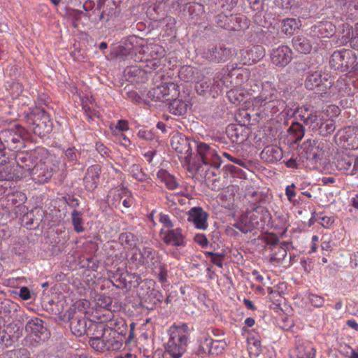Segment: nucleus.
Listing matches in <instances>:
<instances>
[{
	"label": "nucleus",
	"instance_id": "79ce46f5",
	"mask_svg": "<svg viewBox=\"0 0 358 358\" xmlns=\"http://www.w3.org/2000/svg\"><path fill=\"white\" fill-rule=\"evenodd\" d=\"M229 20L231 22L235 21L237 24L236 25H228L227 29H233V30H238L241 29H243L244 27H247V23L245 22V17L243 15H231L229 17Z\"/></svg>",
	"mask_w": 358,
	"mask_h": 358
},
{
	"label": "nucleus",
	"instance_id": "2f4dec72",
	"mask_svg": "<svg viewBox=\"0 0 358 358\" xmlns=\"http://www.w3.org/2000/svg\"><path fill=\"white\" fill-rule=\"evenodd\" d=\"M187 108V104L181 99H175L169 106V112L175 115H184Z\"/></svg>",
	"mask_w": 358,
	"mask_h": 358
},
{
	"label": "nucleus",
	"instance_id": "052dcab7",
	"mask_svg": "<svg viewBox=\"0 0 358 358\" xmlns=\"http://www.w3.org/2000/svg\"><path fill=\"white\" fill-rule=\"evenodd\" d=\"M352 348L346 344L340 345L338 351L341 354L349 357L351 353Z\"/></svg>",
	"mask_w": 358,
	"mask_h": 358
},
{
	"label": "nucleus",
	"instance_id": "1a4fd4ad",
	"mask_svg": "<svg viewBox=\"0 0 358 358\" xmlns=\"http://www.w3.org/2000/svg\"><path fill=\"white\" fill-rule=\"evenodd\" d=\"M203 57L206 59L215 62H223L229 59L231 55L230 49L219 44L203 50Z\"/></svg>",
	"mask_w": 358,
	"mask_h": 358
},
{
	"label": "nucleus",
	"instance_id": "a211bd4d",
	"mask_svg": "<svg viewBox=\"0 0 358 358\" xmlns=\"http://www.w3.org/2000/svg\"><path fill=\"white\" fill-rule=\"evenodd\" d=\"M100 171V166L97 164L92 165L87 169L83 178L84 185L87 191H92L97 187Z\"/></svg>",
	"mask_w": 358,
	"mask_h": 358
},
{
	"label": "nucleus",
	"instance_id": "de8ad7c7",
	"mask_svg": "<svg viewBox=\"0 0 358 358\" xmlns=\"http://www.w3.org/2000/svg\"><path fill=\"white\" fill-rule=\"evenodd\" d=\"M127 196L125 199L122 200V205L125 208H129L131 205L132 199H131V192L126 188H123L121 189V193L118 194V196L120 198V201L123 199V196Z\"/></svg>",
	"mask_w": 358,
	"mask_h": 358
},
{
	"label": "nucleus",
	"instance_id": "e433bc0d",
	"mask_svg": "<svg viewBox=\"0 0 358 358\" xmlns=\"http://www.w3.org/2000/svg\"><path fill=\"white\" fill-rule=\"evenodd\" d=\"M119 241L122 245L129 248H134L136 246V238L129 232L120 234Z\"/></svg>",
	"mask_w": 358,
	"mask_h": 358
},
{
	"label": "nucleus",
	"instance_id": "cd10ccee",
	"mask_svg": "<svg viewBox=\"0 0 358 358\" xmlns=\"http://www.w3.org/2000/svg\"><path fill=\"white\" fill-rule=\"evenodd\" d=\"M139 262L148 266L150 265L155 266L158 262L157 255L151 248H143V250L139 251Z\"/></svg>",
	"mask_w": 358,
	"mask_h": 358
},
{
	"label": "nucleus",
	"instance_id": "58836bf2",
	"mask_svg": "<svg viewBox=\"0 0 358 358\" xmlns=\"http://www.w3.org/2000/svg\"><path fill=\"white\" fill-rule=\"evenodd\" d=\"M129 172L130 175L140 182L146 181L148 179V176L143 171L142 169L140 168L138 164H132L129 168Z\"/></svg>",
	"mask_w": 358,
	"mask_h": 358
},
{
	"label": "nucleus",
	"instance_id": "c756f323",
	"mask_svg": "<svg viewBox=\"0 0 358 358\" xmlns=\"http://www.w3.org/2000/svg\"><path fill=\"white\" fill-rule=\"evenodd\" d=\"M178 86L173 83H168L164 85L159 86L155 90V94L157 95V99H159L161 95L162 97H166L171 95L172 97L176 96L178 94Z\"/></svg>",
	"mask_w": 358,
	"mask_h": 358
},
{
	"label": "nucleus",
	"instance_id": "680f3d73",
	"mask_svg": "<svg viewBox=\"0 0 358 358\" xmlns=\"http://www.w3.org/2000/svg\"><path fill=\"white\" fill-rule=\"evenodd\" d=\"M19 296L23 300H28L30 299V291L27 287H22L20 289Z\"/></svg>",
	"mask_w": 358,
	"mask_h": 358
},
{
	"label": "nucleus",
	"instance_id": "2eb2a0df",
	"mask_svg": "<svg viewBox=\"0 0 358 358\" xmlns=\"http://www.w3.org/2000/svg\"><path fill=\"white\" fill-rule=\"evenodd\" d=\"M27 174L31 176L36 182L45 183L52 176V170H49L48 166L40 161L36 162Z\"/></svg>",
	"mask_w": 358,
	"mask_h": 358
},
{
	"label": "nucleus",
	"instance_id": "4d7b16f0",
	"mask_svg": "<svg viewBox=\"0 0 358 358\" xmlns=\"http://www.w3.org/2000/svg\"><path fill=\"white\" fill-rule=\"evenodd\" d=\"M194 241L201 245L202 248L207 247L208 244V241L206 236L203 234H198L195 235L194 238Z\"/></svg>",
	"mask_w": 358,
	"mask_h": 358
},
{
	"label": "nucleus",
	"instance_id": "0eeeda50",
	"mask_svg": "<svg viewBox=\"0 0 358 358\" xmlns=\"http://www.w3.org/2000/svg\"><path fill=\"white\" fill-rule=\"evenodd\" d=\"M297 113L303 124L312 130L317 131L322 127L323 118L313 106H302L298 108Z\"/></svg>",
	"mask_w": 358,
	"mask_h": 358
},
{
	"label": "nucleus",
	"instance_id": "473e14b6",
	"mask_svg": "<svg viewBox=\"0 0 358 358\" xmlns=\"http://www.w3.org/2000/svg\"><path fill=\"white\" fill-rule=\"evenodd\" d=\"M211 341L212 338L207 334L202 335L199 341V347L196 350V355L201 357H203L204 355H210Z\"/></svg>",
	"mask_w": 358,
	"mask_h": 358
},
{
	"label": "nucleus",
	"instance_id": "aec40b11",
	"mask_svg": "<svg viewBox=\"0 0 358 358\" xmlns=\"http://www.w3.org/2000/svg\"><path fill=\"white\" fill-rule=\"evenodd\" d=\"M161 234L164 235L162 240L167 245L174 246L184 245L185 237L182 234V230L179 228L162 231Z\"/></svg>",
	"mask_w": 358,
	"mask_h": 358
},
{
	"label": "nucleus",
	"instance_id": "8fccbe9b",
	"mask_svg": "<svg viewBox=\"0 0 358 358\" xmlns=\"http://www.w3.org/2000/svg\"><path fill=\"white\" fill-rule=\"evenodd\" d=\"M248 351L251 356L255 357H258L262 352L260 341H255L252 343H250L248 346Z\"/></svg>",
	"mask_w": 358,
	"mask_h": 358
},
{
	"label": "nucleus",
	"instance_id": "0e129e2a",
	"mask_svg": "<svg viewBox=\"0 0 358 358\" xmlns=\"http://www.w3.org/2000/svg\"><path fill=\"white\" fill-rule=\"evenodd\" d=\"M222 155L223 157H226L227 159H228L229 161L236 164H238L240 166H244V162L242 160V159H237V158H234L232 156H231L229 153L227 152H222Z\"/></svg>",
	"mask_w": 358,
	"mask_h": 358
},
{
	"label": "nucleus",
	"instance_id": "4c0bfd02",
	"mask_svg": "<svg viewBox=\"0 0 358 358\" xmlns=\"http://www.w3.org/2000/svg\"><path fill=\"white\" fill-rule=\"evenodd\" d=\"M353 162L355 163L353 157L347 155H343L337 157L336 165L340 170H348Z\"/></svg>",
	"mask_w": 358,
	"mask_h": 358
},
{
	"label": "nucleus",
	"instance_id": "338daca9",
	"mask_svg": "<svg viewBox=\"0 0 358 358\" xmlns=\"http://www.w3.org/2000/svg\"><path fill=\"white\" fill-rule=\"evenodd\" d=\"M66 201L67 204L71 208H77L79 206L78 199L75 197L69 196L66 198Z\"/></svg>",
	"mask_w": 358,
	"mask_h": 358
},
{
	"label": "nucleus",
	"instance_id": "9b49d317",
	"mask_svg": "<svg viewBox=\"0 0 358 358\" xmlns=\"http://www.w3.org/2000/svg\"><path fill=\"white\" fill-rule=\"evenodd\" d=\"M187 215V221L192 222L196 229L206 230L208 228V214L201 207L196 206L190 208Z\"/></svg>",
	"mask_w": 358,
	"mask_h": 358
},
{
	"label": "nucleus",
	"instance_id": "f257e3e1",
	"mask_svg": "<svg viewBox=\"0 0 358 358\" xmlns=\"http://www.w3.org/2000/svg\"><path fill=\"white\" fill-rule=\"evenodd\" d=\"M189 338V331L186 324L173 327L165 345V358H182L187 352Z\"/></svg>",
	"mask_w": 358,
	"mask_h": 358
},
{
	"label": "nucleus",
	"instance_id": "412c9836",
	"mask_svg": "<svg viewBox=\"0 0 358 358\" xmlns=\"http://www.w3.org/2000/svg\"><path fill=\"white\" fill-rule=\"evenodd\" d=\"M107 342L104 345V351H114L120 350L122 346V336L113 328L106 329ZM101 345L102 344L101 343Z\"/></svg>",
	"mask_w": 358,
	"mask_h": 358
},
{
	"label": "nucleus",
	"instance_id": "6e6552de",
	"mask_svg": "<svg viewBox=\"0 0 358 358\" xmlns=\"http://www.w3.org/2000/svg\"><path fill=\"white\" fill-rule=\"evenodd\" d=\"M305 87L308 90H317V93L325 92L331 86V83L322 76L321 71L309 72L305 80Z\"/></svg>",
	"mask_w": 358,
	"mask_h": 358
},
{
	"label": "nucleus",
	"instance_id": "603ef678",
	"mask_svg": "<svg viewBox=\"0 0 358 358\" xmlns=\"http://www.w3.org/2000/svg\"><path fill=\"white\" fill-rule=\"evenodd\" d=\"M308 299L310 303L317 308L322 307L324 303V299L323 297L314 294H309Z\"/></svg>",
	"mask_w": 358,
	"mask_h": 358
},
{
	"label": "nucleus",
	"instance_id": "4be33fe9",
	"mask_svg": "<svg viewBox=\"0 0 358 358\" xmlns=\"http://www.w3.org/2000/svg\"><path fill=\"white\" fill-rule=\"evenodd\" d=\"M221 80L222 76L219 75L213 80V83L207 80H200L199 82H197L196 84V90L199 94L202 95L210 87V90L213 89L217 94L218 91L221 92L222 90L223 83H221Z\"/></svg>",
	"mask_w": 358,
	"mask_h": 358
},
{
	"label": "nucleus",
	"instance_id": "20e7f679",
	"mask_svg": "<svg viewBox=\"0 0 358 358\" xmlns=\"http://www.w3.org/2000/svg\"><path fill=\"white\" fill-rule=\"evenodd\" d=\"M28 138L27 130L22 126L17 125L15 128L4 129L0 133V142L1 148L10 150L20 149L23 145V141Z\"/></svg>",
	"mask_w": 358,
	"mask_h": 358
},
{
	"label": "nucleus",
	"instance_id": "5701e85b",
	"mask_svg": "<svg viewBox=\"0 0 358 358\" xmlns=\"http://www.w3.org/2000/svg\"><path fill=\"white\" fill-rule=\"evenodd\" d=\"M315 349L310 345H304L301 341L296 343L295 349L292 352V358H314L315 356Z\"/></svg>",
	"mask_w": 358,
	"mask_h": 358
},
{
	"label": "nucleus",
	"instance_id": "49530a36",
	"mask_svg": "<svg viewBox=\"0 0 358 358\" xmlns=\"http://www.w3.org/2000/svg\"><path fill=\"white\" fill-rule=\"evenodd\" d=\"M318 28L321 34H323L324 31L327 32L326 36H332L336 29L335 26L329 22H320Z\"/></svg>",
	"mask_w": 358,
	"mask_h": 358
},
{
	"label": "nucleus",
	"instance_id": "f03ea898",
	"mask_svg": "<svg viewBox=\"0 0 358 358\" xmlns=\"http://www.w3.org/2000/svg\"><path fill=\"white\" fill-rule=\"evenodd\" d=\"M196 155L190 162L189 171L199 173L202 165L210 166L218 169L221 164L220 156L217 155L214 146H210L205 143H196Z\"/></svg>",
	"mask_w": 358,
	"mask_h": 358
},
{
	"label": "nucleus",
	"instance_id": "c9c22d12",
	"mask_svg": "<svg viewBox=\"0 0 358 358\" xmlns=\"http://www.w3.org/2000/svg\"><path fill=\"white\" fill-rule=\"evenodd\" d=\"M157 176L165 183L166 187L170 189H175L178 185L176 178L166 171H159L157 173Z\"/></svg>",
	"mask_w": 358,
	"mask_h": 358
},
{
	"label": "nucleus",
	"instance_id": "69168bd1",
	"mask_svg": "<svg viewBox=\"0 0 358 358\" xmlns=\"http://www.w3.org/2000/svg\"><path fill=\"white\" fill-rule=\"evenodd\" d=\"M217 22L220 27L227 29V26L229 25V24L226 23V22H224V24H222L221 22H222V21L227 22V21L229 20V17H228L227 15H219L217 17Z\"/></svg>",
	"mask_w": 358,
	"mask_h": 358
},
{
	"label": "nucleus",
	"instance_id": "5fc2aeb1",
	"mask_svg": "<svg viewBox=\"0 0 358 358\" xmlns=\"http://www.w3.org/2000/svg\"><path fill=\"white\" fill-rule=\"evenodd\" d=\"M82 314L83 313L81 312L78 313L76 308L71 307L66 311L64 317L66 318V320L71 323V320H73L74 318H76L77 317L81 316Z\"/></svg>",
	"mask_w": 358,
	"mask_h": 358
},
{
	"label": "nucleus",
	"instance_id": "f3484780",
	"mask_svg": "<svg viewBox=\"0 0 358 358\" xmlns=\"http://www.w3.org/2000/svg\"><path fill=\"white\" fill-rule=\"evenodd\" d=\"M278 93L273 88L268 90L263 89L260 94L255 99L257 105L266 106L269 108H274L279 102Z\"/></svg>",
	"mask_w": 358,
	"mask_h": 358
},
{
	"label": "nucleus",
	"instance_id": "e2e57ef3",
	"mask_svg": "<svg viewBox=\"0 0 358 358\" xmlns=\"http://www.w3.org/2000/svg\"><path fill=\"white\" fill-rule=\"evenodd\" d=\"M266 242L268 245H270L269 248L271 250H275V246L280 245V244H278L279 239L275 236H271V238H268Z\"/></svg>",
	"mask_w": 358,
	"mask_h": 358
},
{
	"label": "nucleus",
	"instance_id": "a19ab883",
	"mask_svg": "<svg viewBox=\"0 0 358 358\" xmlns=\"http://www.w3.org/2000/svg\"><path fill=\"white\" fill-rule=\"evenodd\" d=\"M336 129L335 123L332 120H328L326 122L322 120V127L318 129L320 134L323 136H327L332 134Z\"/></svg>",
	"mask_w": 358,
	"mask_h": 358
},
{
	"label": "nucleus",
	"instance_id": "6ab92c4d",
	"mask_svg": "<svg viewBox=\"0 0 358 358\" xmlns=\"http://www.w3.org/2000/svg\"><path fill=\"white\" fill-rule=\"evenodd\" d=\"M16 167L22 169L23 176H26L37 162L34 161L33 157L27 152H21L15 156Z\"/></svg>",
	"mask_w": 358,
	"mask_h": 358
},
{
	"label": "nucleus",
	"instance_id": "774afa93",
	"mask_svg": "<svg viewBox=\"0 0 358 358\" xmlns=\"http://www.w3.org/2000/svg\"><path fill=\"white\" fill-rule=\"evenodd\" d=\"M251 8L254 10H258L262 8V0H248Z\"/></svg>",
	"mask_w": 358,
	"mask_h": 358
},
{
	"label": "nucleus",
	"instance_id": "39448f33",
	"mask_svg": "<svg viewBox=\"0 0 358 358\" xmlns=\"http://www.w3.org/2000/svg\"><path fill=\"white\" fill-rule=\"evenodd\" d=\"M196 143L180 133L174 134L171 140L172 148L177 152L179 159L184 160L187 166H190V162L192 159V146H196Z\"/></svg>",
	"mask_w": 358,
	"mask_h": 358
},
{
	"label": "nucleus",
	"instance_id": "9d476101",
	"mask_svg": "<svg viewBox=\"0 0 358 358\" xmlns=\"http://www.w3.org/2000/svg\"><path fill=\"white\" fill-rule=\"evenodd\" d=\"M25 331L33 334L38 341H45L50 336L48 329L43 325V321L38 317L31 318L27 322Z\"/></svg>",
	"mask_w": 358,
	"mask_h": 358
},
{
	"label": "nucleus",
	"instance_id": "423d86ee",
	"mask_svg": "<svg viewBox=\"0 0 358 358\" xmlns=\"http://www.w3.org/2000/svg\"><path fill=\"white\" fill-rule=\"evenodd\" d=\"M356 60L357 57L353 51L343 49L334 52L330 57L329 64L334 70L347 72L350 68L354 67Z\"/></svg>",
	"mask_w": 358,
	"mask_h": 358
},
{
	"label": "nucleus",
	"instance_id": "4468645a",
	"mask_svg": "<svg viewBox=\"0 0 358 358\" xmlns=\"http://www.w3.org/2000/svg\"><path fill=\"white\" fill-rule=\"evenodd\" d=\"M133 278H134L133 274L124 271L123 269L119 268L109 275V278L113 285L118 289H127L130 287Z\"/></svg>",
	"mask_w": 358,
	"mask_h": 358
},
{
	"label": "nucleus",
	"instance_id": "09e8293b",
	"mask_svg": "<svg viewBox=\"0 0 358 358\" xmlns=\"http://www.w3.org/2000/svg\"><path fill=\"white\" fill-rule=\"evenodd\" d=\"M205 255L206 257H210L211 262L215 265L220 268L222 267V261L224 258V256L222 255L214 253L213 252H206Z\"/></svg>",
	"mask_w": 358,
	"mask_h": 358
},
{
	"label": "nucleus",
	"instance_id": "72a5a7b5",
	"mask_svg": "<svg viewBox=\"0 0 358 358\" xmlns=\"http://www.w3.org/2000/svg\"><path fill=\"white\" fill-rule=\"evenodd\" d=\"M299 29V23L294 18H286L281 22V31L286 35H292Z\"/></svg>",
	"mask_w": 358,
	"mask_h": 358
},
{
	"label": "nucleus",
	"instance_id": "b1692460",
	"mask_svg": "<svg viewBox=\"0 0 358 358\" xmlns=\"http://www.w3.org/2000/svg\"><path fill=\"white\" fill-rule=\"evenodd\" d=\"M86 334L90 336L89 343L91 345L92 342L98 339L103 335V332L110 327L103 322H94L89 321Z\"/></svg>",
	"mask_w": 358,
	"mask_h": 358
},
{
	"label": "nucleus",
	"instance_id": "bb28decb",
	"mask_svg": "<svg viewBox=\"0 0 358 358\" xmlns=\"http://www.w3.org/2000/svg\"><path fill=\"white\" fill-rule=\"evenodd\" d=\"M293 48L299 53L308 54L312 49L310 41L303 36H296L292 40Z\"/></svg>",
	"mask_w": 358,
	"mask_h": 358
},
{
	"label": "nucleus",
	"instance_id": "dca6fc26",
	"mask_svg": "<svg viewBox=\"0 0 358 358\" xmlns=\"http://www.w3.org/2000/svg\"><path fill=\"white\" fill-rule=\"evenodd\" d=\"M24 173L20 172L14 162L8 159L3 164H0V180H14L23 177Z\"/></svg>",
	"mask_w": 358,
	"mask_h": 358
},
{
	"label": "nucleus",
	"instance_id": "a878e982",
	"mask_svg": "<svg viewBox=\"0 0 358 358\" xmlns=\"http://www.w3.org/2000/svg\"><path fill=\"white\" fill-rule=\"evenodd\" d=\"M306 143H308V148L306 151L307 159L314 163H317L321 159L323 155L324 152L322 148H320V143H318L317 141L308 140Z\"/></svg>",
	"mask_w": 358,
	"mask_h": 358
},
{
	"label": "nucleus",
	"instance_id": "7ed1b4c3",
	"mask_svg": "<svg viewBox=\"0 0 358 358\" xmlns=\"http://www.w3.org/2000/svg\"><path fill=\"white\" fill-rule=\"evenodd\" d=\"M29 128L35 134L42 137L51 132L52 122L49 114L43 109L37 108L26 116Z\"/></svg>",
	"mask_w": 358,
	"mask_h": 358
},
{
	"label": "nucleus",
	"instance_id": "c03bdc74",
	"mask_svg": "<svg viewBox=\"0 0 358 358\" xmlns=\"http://www.w3.org/2000/svg\"><path fill=\"white\" fill-rule=\"evenodd\" d=\"M227 96L230 101L234 104H238L243 101L244 96L242 92L237 90H231L227 92Z\"/></svg>",
	"mask_w": 358,
	"mask_h": 358
},
{
	"label": "nucleus",
	"instance_id": "c85d7f7f",
	"mask_svg": "<svg viewBox=\"0 0 358 358\" xmlns=\"http://www.w3.org/2000/svg\"><path fill=\"white\" fill-rule=\"evenodd\" d=\"M87 322L86 318L82 315L74 318L70 323V328L72 333L77 336H81L86 334L87 330Z\"/></svg>",
	"mask_w": 358,
	"mask_h": 358
},
{
	"label": "nucleus",
	"instance_id": "3c124183",
	"mask_svg": "<svg viewBox=\"0 0 358 358\" xmlns=\"http://www.w3.org/2000/svg\"><path fill=\"white\" fill-rule=\"evenodd\" d=\"M348 38L354 48H358V24L355 25L351 32H348Z\"/></svg>",
	"mask_w": 358,
	"mask_h": 358
},
{
	"label": "nucleus",
	"instance_id": "6e6d98bb",
	"mask_svg": "<svg viewBox=\"0 0 358 358\" xmlns=\"http://www.w3.org/2000/svg\"><path fill=\"white\" fill-rule=\"evenodd\" d=\"M78 155L80 153L76 152L75 148H69L65 150V156L71 162L77 161Z\"/></svg>",
	"mask_w": 358,
	"mask_h": 358
},
{
	"label": "nucleus",
	"instance_id": "f8f14e48",
	"mask_svg": "<svg viewBox=\"0 0 358 358\" xmlns=\"http://www.w3.org/2000/svg\"><path fill=\"white\" fill-rule=\"evenodd\" d=\"M271 62L275 66L284 67L292 59V51L287 45H281L273 49L271 54Z\"/></svg>",
	"mask_w": 358,
	"mask_h": 358
},
{
	"label": "nucleus",
	"instance_id": "bf43d9fd",
	"mask_svg": "<svg viewBox=\"0 0 358 358\" xmlns=\"http://www.w3.org/2000/svg\"><path fill=\"white\" fill-rule=\"evenodd\" d=\"M159 221L167 228H171L173 227V224L168 215L160 213Z\"/></svg>",
	"mask_w": 358,
	"mask_h": 358
},
{
	"label": "nucleus",
	"instance_id": "a18cd8bd",
	"mask_svg": "<svg viewBox=\"0 0 358 358\" xmlns=\"http://www.w3.org/2000/svg\"><path fill=\"white\" fill-rule=\"evenodd\" d=\"M106 330L103 332V335L101 336L100 338H99L98 339L95 340L94 342H92V344L90 345L92 348L95 349L96 351H99V352H104V348L105 346H101V343L102 344V345H105L107 342V338H106Z\"/></svg>",
	"mask_w": 358,
	"mask_h": 358
},
{
	"label": "nucleus",
	"instance_id": "13d9d810",
	"mask_svg": "<svg viewBox=\"0 0 358 358\" xmlns=\"http://www.w3.org/2000/svg\"><path fill=\"white\" fill-rule=\"evenodd\" d=\"M295 187V185L292 183V185L287 186L285 189V194L287 197L288 201L290 202L293 201V199L296 196V192L294 191Z\"/></svg>",
	"mask_w": 358,
	"mask_h": 358
},
{
	"label": "nucleus",
	"instance_id": "37998d69",
	"mask_svg": "<svg viewBox=\"0 0 358 358\" xmlns=\"http://www.w3.org/2000/svg\"><path fill=\"white\" fill-rule=\"evenodd\" d=\"M226 347V343L224 341L213 340L211 341V345L210 349V355H219L222 353Z\"/></svg>",
	"mask_w": 358,
	"mask_h": 358
},
{
	"label": "nucleus",
	"instance_id": "ea45409f",
	"mask_svg": "<svg viewBox=\"0 0 358 358\" xmlns=\"http://www.w3.org/2000/svg\"><path fill=\"white\" fill-rule=\"evenodd\" d=\"M71 219H72V223L74 227V230L77 233H80L84 231V227H83V219L81 217V213L74 210L71 213Z\"/></svg>",
	"mask_w": 358,
	"mask_h": 358
},
{
	"label": "nucleus",
	"instance_id": "7c9ffc66",
	"mask_svg": "<svg viewBox=\"0 0 358 358\" xmlns=\"http://www.w3.org/2000/svg\"><path fill=\"white\" fill-rule=\"evenodd\" d=\"M288 243L286 242H282L280 245L275 246V250H272L273 253L271 255L270 258L271 262L280 263L287 256V248Z\"/></svg>",
	"mask_w": 358,
	"mask_h": 358
},
{
	"label": "nucleus",
	"instance_id": "393cba45",
	"mask_svg": "<svg viewBox=\"0 0 358 358\" xmlns=\"http://www.w3.org/2000/svg\"><path fill=\"white\" fill-rule=\"evenodd\" d=\"M261 158L268 162H275L282 157V150L277 145H268L262 151Z\"/></svg>",
	"mask_w": 358,
	"mask_h": 358
},
{
	"label": "nucleus",
	"instance_id": "f704fd0d",
	"mask_svg": "<svg viewBox=\"0 0 358 358\" xmlns=\"http://www.w3.org/2000/svg\"><path fill=\"white\" fill-rule=\"evenodd\" d=\"M288 133L294 138V142L298 143L304 136L305 129L302 124L296 122L292 124L288 129Z\"/></svg>",
	"mask_w": 358,
	"mask_h": 358
},
{
	"label": "nucleus",
	"instance_id": "864d4df0",
	"mask_svg": "<svg viewBox=\"0 0 358 358\" xmlns=\"http://www.w3.org/2000/svg\"><path fill=\"white\" fill-rule=\"evenodd\" d=\"M179 76L182 80L187 82L193 76V70L189 66H183L179 72Z\"/></svg>",
	"mask_w": 358,
	"mask_h": 358
},
{
	"label": "nucleus",
	"instance_id": "ddd939ff",
	"mask_svg": "<svg viewBox=\"0 0 358 358\" xmlns=\"http://www.w3.org/2000/svg\"><path fill=\"white\" fill-rule=\"evenodd\" d=\"M258 223L257 215L250 212L242 214L233 226L242 233L246 234L255 229Z\"/></svg>",
	"mask_w": 358,
	"mask_h": 358
}]
</instances>
